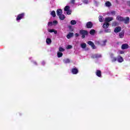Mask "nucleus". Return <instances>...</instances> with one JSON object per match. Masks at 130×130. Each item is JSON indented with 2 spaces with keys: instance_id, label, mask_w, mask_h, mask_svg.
Masks as SVG:
<instances>
[{
  "instance_id": "4468645a",
  "label": "nucleus",
  "mask_w": 130,
  "mask_h": 130,
  "mask_svg": "<svg viewBox=\"0 0 130 130\" xmlns=\"http://www.w3.org/2000/svg\"><path fill=\"white\" fill-rule=\"evenodd\" d=\"M117 61H118V62H122V61H123V58H122V57L120 56H118Z\"/></svg>"
},
{
  "instance_id": "9b49d317",
  "label": "nucleus",
  "mask_w": 130,
  "mask_h": 130,
  "mask_svg": "<svg viewBox=\"0 0 130 130\" xmlns=\"http://www.w3.org/2000/svg\"><path fill=\"white\" fill-rule=\"evenodd\" d=\"M123 21L125 23V24H128V23H129V17H126L125 18H124Z\"/></svg>"
},
{
  "instance_id": "1a4fd4ad",
  "label": "nucleus",
  "mask_w": 130,
  "mask_h": 130,
  "mask_svg": "<svg viewBox=\"0 0 130 130\" xmlns=\"http://www.w3.org/2000/svg\"><path fill=\"white\" fill-rule=\"evenodd\" d=\"M110 25V24H109V23L105 22V23L103 24V28H104V29H107V28H108Z\"/></svg>"
},
{
  "instance_id": "72a5a7b5",
  "label": "nucleus",
  "mask_w": 130,
  "mask_h": 130,
  "mask_svg": "<svg viewBox=\"0 0 130 130\" xmlns=\"http://www.w3.org/2000/svg\"><path fill=\"white\" fill-rule=\"evenodd\" d=\"M59 51L60 52H63L64 51V49L61 47H60L59 48Z\"/></svg>"
},
{
  "instance_id": "c03bdc74",
  "label": "nucleus",
  "mask_w": 130,
  "mask_h": 130,
  "mask_svg": "<svg viewBox=\"0 0 130 130\" xmlns=\"http://www.w3.org/2000/svg\"><path fill=\"white\" fill-rule=\"evenodd\" d=\"M79 34H78V33L75 34V37H79Z\"/></svg>"
},
{
  "instance_id": "dca6fc26",
  "label": "nucleus",
  "mask_w": 130,
  "mask_h": 130,
  "mask_svg": "<svg viewBox=\"0 0 130 130\" xmlns=\"http://www.w3.org/2000/svg\"><path fill=\"white\" fill-rule=\"evenodd\" d=\"M119 36L120 38H123L124 37V31H122L119 34Z\"/></svg>"
},
{
  "instance_id": "c85d7f7f",
  "label": "nucleus",
  "mask_w": 130,
  "mask_h": 130,
  "mask_svg": "<svg viewBox=\"0 0 130 130\" xmlns=\"http://www.w3.org/2000/svg\"><path fill=\"white\" fill-rule=\"evenodd\" d=\"M95 30H94V29H91V30L90 31L89 33H90V35H94L95 34Z\"/></svg>"
},
{
  "instance_id": "e433bc0d",
  "label": "nucleus",
  "mask_w": 130,
  "mask_h": 130,
  "mask_svg": "<svg viewBox=\"0 0 130 130\" xmlns=\"http://www.w3.org/2000/svg\"><path fill=\"white\" fill-rule=\"evenodd\" d=\"M82 2L84 4H85V5H87L88 3V0H82Z\"/></svg>"
},
{
  "instance_id": "cd10ccee",
  "label": "nucleus",
  "mask_w": 130,
  "mask_h": 130,
  "mask_svg": "<svg viewBox=\"0 0 130 130\" xmlns=\"http://www.w3.org/2000/svg\"><path fill=\"white\" fill-rule=\"evenodd\" d=\"M70 23L71 25H76V24H77V21L75 20H73L71 21Z\"/></svg>"
},
{
  "instance_id": "7c9ffc66",
  "label": "nucleus",
  "mask_w": 130,
  "mask_h": 130,
  "mask_svg": "<svg viewBox=\"0 0 130 130\" xmlns=\"http://www.w3.org/2000/svg\"><path fill=\"white\" fill-rule=\"evenodd\" d=\"M64 10L65 11V12H67L68 11L70 10V7L69 6H66Z\"/></svg>"
},
{
  "instance_id": "39448f33",
  "label": "nucleus",
  "mask_w": 130,
  "mask_h": 130,
  "mask_svg": "<svg viewBox=\"0 0 130 130\" xmlns=\"http://www.w3.org/2000/svg\"><path fill=\"white\" fill-rule=\"evenodd\" d=\"M116 20H117V21H119V22H123L124 18L120 16H117L116 17Z\"/></svg>"
},
{
  "instance_id": "5701e85b",
  "label": "nucleus",
  "mask_w": 130,
  "mask_h": 130,
  "mask_svg": "<svg viewBox=\"0 0 130 130\" xmlns=\"http://www.w3.org/2000/svg\"><path fill=\"white\" fill-rule=\"evenodd\" d=\"M96 75L98 77H101V71L100 70H98L96 72Z\"/></svg>"
},
{
  "instance_id": "9d476101",
  "label": "nucleus",
  "mask_w": 130,
  "mask_h": 130,
  "mask_svg": "<svg viewBox=\"0 0 130 130\" xmlns=\"http://www.w3.org/2000/svg\"><path fill=\"white\" fill-rule=\"evenodd\" d=\"M101 55L99 54H95L92 56V58H100V57H101Z\"/></svg>"
},
{
  "instance_id": "c756f323",
  "label": "nucleus",
  "mask_w": 130,
  "mask_h": 130,
  "mask_svg": "<svg viewBox=\"0 0 130 130\" xmlns=\"http://www.w3.org/2000/svg\"><path fill=\"white\" fill-rule=\"evenodd\" d=\"M86 46H87V45L86 44V43H82L81 44V48L84 49L86 47Z\"/></svg>"
},
{
  "instance_id": "bb28decb",
  "label": "nucleus",
  "mask_w": 130,
  "mask_h": 130,
  "mask_svg": "<svg viewBox=\"0 0 130 130\" xmlns=\"http://www.w3.org/2000/svg\"><path fill=\"white\" fill-rule=\"evenodd\" d=\"M99 20L100 22H103V21H104V18H103V17L102 16H100L99 17Z\"/></svg>"
},
{
  "instance_id": "473e14b6",
  "label": "nucleus",
  "mask_w": 130,
  "mask_h": 130,
  "mask_svg": "<svg viewBox=\"0 0 130 130\" xmlns=\"http://www.w3.org/2000/svg\"><path fill=\"white\" fill-rule=\"evenodd\" d=\"M105 33H110L111 32V30L109 28L105 29Z\"/></svg>"
},
{
  "instance_id": "09e8293b",
  "label": "nucleus",
  "mask_w": 130,
  "mask_h": 130,
  "mask_svg": "<svg viewBox=\"0 0 130 130\" xmlns=\"http://www.w3.org/2000/svg\"><path fill=\"white\" fill-rule=\"evenodd\" d=\"M129 3L130 4V2H128V4H129Z\"/></svg>"
},
{
  "instance_id": "f257e3e1",
  "label": "nucleus",
  "mask_w": 130,
  "mask_h": 130,
  "mask_svg": "<svg viewBox=\"0 0 130 130\" xmlns=\"http://www.w3.org/2000/svg\"><path fill=\"white\" fill-rule=\"evenodd\" d=\"M80 34L82 35V38H85V36L88 35V31H87V30H81L80 31Z\"/></svg>"
},
{
  "instance_id": "aec40b11",
  "label": "nucleus",
  "mask_w": 130,
  "mask_h": 130,
  "mask_svg": "<svg viewBox=\"0 0 130 130\" xmlns=\"http://www.w3.org/2000/svg\"><path fill=\"white\" fill-rule=\"evenodd\" d=\"M64 63H70L71 62V60L69 58H66L63 60Z\"/></svg>"
},
{
  "instance_id": "f704fd0d",
  "label": "nucleus",
  "mask_w": 130,
  "mask_h": 130,
  "mask_svg": "<svg viewBox=\"0 0 130 130\" xmlns=\"http://www.w3.org/2000/svg\"><path fill=\"white\" fill-rule=\"evenodd\" d=\"M58 22H57V21H56V20H54L53 21V25H54V26H55V25H57V24H58Z\"/></svg>"
},
{
  "instance_id": "f8f14e48",
  "label": "nucleus",
  "mask_w": 130,
  "mask_h": 130,
  "mask_svg": "<svg viewBox=\"0 0 130 130\" xmlns=\"http://www.w3.org/2000/svg\"><path fill=\"white\" fill-rule=\"evenodd\" d=\"M92 26H93V24H92V22H88L86 24L87 28H91Z\"/></svg>"
},
{
  "instance_id": "49530a36",
  "label": "nucleus",
  "mask_w": 130,
  "mask_h": 130,
  "mask_svg": "<svg viewBox=\"0 0 130 130\" xmlns=\"http://www.w3.org/2000/svg\"><path fill=\"white\" fill-rule=\"evenodd\" d=\"M129 6H130V4H128Z\"/></svg>"
},
{
  "instance_id": "58836bf2",
  "label": "nucleus",
  "mask_w": 130,
  "mask_h": 130,
  "mask_svg": "<svg viewBox=\"0 0 130 130\" xmlns=\"http://www.w3.org/2000/svg\"><path fill=\"white\" fill-rule=\"evenodd\" d=\"M111 14L112 16H115V11H112V12H111Z\"/></svg>"
},
{
  "instance_id": "7ed1b4c3",
  "label": "nucleus",
  "mask_w": 130,
  "mask_h": 130,
  "mask_svg": "<svg viewBox=\"0 0 130 130\" xmlns=\"http://www.w3.org/2000/svg\"><path fill=\"white\" fill-rule=\"evenodd\" d=\"M129 47V46H128V44H123L121 46V49H127Z\"/></svg>"
},
{
  "instance_id": "2f4dec72",
  "label": "nucleus",
  "mask_w": 130,
  "mask_h": 130,
  "mask_svg": "<svg viewBox=\"0 0 130 130\" xmlns=\"http://www.w3.org/2000/svg\"><path fill=\"white\" fill-rule=\"evenodd\" d=\"M51 16H52L54 18L56 16L55 11H52L51 12Z\"/></svg>"
},
{
  "instance_id": "a18cd8bd",
  "label": "nucleus",
  "mask_w": 130,
  "mask_h": 130,
  "mask_svg": "<svg viewBox=\"0 0 130 130\" xmlns=\"http://www.w3.org/2000/svg\"><path fill=\"white\" fill-rule=\"evenodd\" d=\"M44 63H45V62H42V64H44Z\"/></svg>"
},
{
  "instance_id": "b1692460",
  "label": "nucleus",
  "mask_w": 130,
  "mask_h": 130,
  "mask_svg": "<svg viewBox=\"0 0 130 130\" xmlns=\"http://www.w3.org/2000/svg\"><path fill=\"white\" fill-rule=\"evenodd\" d=\"M105 5L106 7H108V8H109V7H111V3L108 1L106 2Z\"/></svg>"
},
{
  "instance_id": "c9c22d12",
  "label": "nucleus",
  "mask_w": 130,
  "mask_h": 130,
  "mask_svg": "<svg viewBox=\"0 0 130 130\" xmlns=\"http://www.w3.org/2000/svg\"><path fill=\"white\" fill-rule=\"evenodd\" d=\"M66 12H67V15H71V14L72 13V10H69Z\"/></svg>"
},
{
  "instance_id": "de8ad7c7",
  "label": "nucleus",
  "mask_w": 130,
  "mask_h": 130,
  "mask_svg": "<svg viewBox=\"0 0 130 130\" xmlns=\"http://www.w3.org/2000/svg\"><path fill=\"white\" fill-rule=\"evenodd\" d=\"M35 63L36 64V62H35Z\"/></svg>"
},
{
  "instance_id": "20e7f679",
  "label": "nucleus",
  "mask_w": 130,
  "mask_h": 130,
  "mask_svg": "<svg viewBox=\"0 0 130 130\" xmlns=\"http://www.w3.org/2000/svg\"><path fill=\"white\" fill-rule=\"evenodd\" d=\"M120 31H121V27L120 26L116 27L114 30L115 33H118V32H120Z\"/></svg>"
},
{
  "instance_id": "79ce46f5",
  "label": "nucleus",
  "mask_w": 130,
  "mask_h": 130,
  "mask_svg": "<svg viewBox=\"0 0 130 130\" xmlns=\"http://www.w3.org/2000/svg\"><path fill=\"white\" fill-rule=\"evenodd\" d=\"M95 44L99 45V44H101V42H100V41H95Z\"/></svg>"
},
{
  "instance_id": "6ab92c4d",
  "label": "nucleus",
  "mask_w": 130,
  "mask_h": 130,
  "mask_svg": "<svg viewBox=\"0 0 130 130\" xmlns=\"http://www.w3.org/2000/svg\"><path fill=\"white\" fill-rule=\"evenodd\" d=\"M106 42H107V40H104V41H102L101 42V45L102 46H104V45H106Z\"/></svg>"
},
{
  "instance_id": "2eb2a0df",
  "label": "nucleus",
  "mask_w": 130,
  "mask_h": 130,
  "mask_svg": "<svg viewBox=\"0 0 130 130\" xmlns=\"http://www.w3.org/2000/svg\"><path fill=\"white\" fill-rule=\"evenodd\" d=\"M74 36V33L73 32H70L67 36V38L68 39H70V38H72Z\"/></svg>"
},
{
  "instance_id": "ddd939ff",
  "label": "nucleus",
  "mask_w": 130,
  "mask_h": 130,
  "mask_svg": "<svg viewBox=\"0 0 130 130\" xmlns=\"http://www.w3.org/2000/svg\"><path fill=\"white\" fill-rule=\"evenodd\" d=\"M57 16H60L62 14V10L61 9H58L56 11Z\"/></svg>"
},
{
  "instance_id": "412c9836",
  "label": "nucleus",
  "mask_w": 130,
  "mask_h": 130,
  "mask_svg": "<svg viewBox=\"0 0 130 130\" xmlns=\"http://www.w3.org/2000/svg\"><path fill=\"white\" fill-rule=\"evenodd\" d=\"M59 18L60 20H64V18H66V17L64 16V15L61 14L60 15H59Z\"/></svg>"
},
{
  "instance_id": "a19ab883",
  "label": "nucleus",
  "mask_w": 130,
  "mask_h": 130,
  "mask_svg": "<svg viewBox=\"0 0 130 130\" xmlns=\"http://www.w3.org/2000/svg\"><path fill=\"white\" fill-rule=\"evenodd\" d=\"M118 53H119L120 54H123L124 53V52H123V51H119Z\"/></svg>"
},
{
  "instance_id": "a211bd4d",
  "label": "nucleus",
  "mask_w": 130,
  "mask_h": 130,
  "mask_svg": "<svg viewBox=\"0 0 130 130\" xmlns=\"http://www.w3.org/2000/svg\"><path fill=\"white\" fill-rule=\"evenodd\" d=\"M72 72L74 75H76V74H78V69L76 68L73 69Z\"/></svg>"
},
{
  "instance_id": "6e6552de",
  "label": "nucleus",
  "mask_w": 130,
  "mask_h": 130,
  "mask_svg": "<svg viewBox=\"0 0 130 130\" xmlns=\"http://www.w3.org/2000/svg\"><path fill=\"white\" fill-rule=\"evenodd\" d=\"M24 17V14H19L17 16L16 18L17 21H19V20H21V19H23Z\"/></svg>"
},
{
  "instance_id": "423d86ee",
  "label": "nucleus",
  "mask_w": 130,
  "mask_h": 130,
  "mask_svg": "<svg viewBox=\"0 0 130 130\" xmlns=\"http://www.w3.org/2000/svg\"><path fill=\"white\" fill-rule=\"evenodd\" d=\"M87 43L89 45H90V46H91V47L93 48V49H95L96 48L95 45L91 41H88L87 42Z\"/></svg>"
},
{
  "instance_id": "4be33fe9",
  "label": "nucleus",
  "mask_w": 130,
  "mask_h": 130,
  "mask_svg": "<svg viewBox=\"0 0 130 130\" xmlns=\"http://www.w3.org/2000/svg\"><path fill=\"white\" fill-rule=\"evenodd\" d=\"M46 42L47 44H51V39L49 38H47L46 39Z\"/></svg>"
},
{
  "instance_id": "37998d69",
  "label": "nucleus",
  "mask_w": 130,
  "mask_h": 130,
  "mask_svg": "<svg viewBox=\"0 0 130 130\" xmlns=\"http://www.w3.org/2000/svg\"><path fill=\"white\" fill-rule=\"evenodd\" d=\"M71 4H75V0H71Z\"/></svg>"
},
{
  "instance_id": "393cba45",
  "label": "nucleus",
  "mask_w": 130,
  "mask_h": 130,
  "mask_svg": "<svg viewBox=\"0 0 130 130\" xmlns=\"http://www.w3.org/2000/svg\"><path fill=\"white\" fill-rule=\"evenodd\" d=\"M112 26L113 27H115L116 26H118V22H116V21H114L113 22Z\"/></svg>"
},
{
  "instance_id": "f03ea898",
  "label": "nucleus",
  "mask_w": 130,
  "mask_h": 130,
  "mask_svg": "<svg viewBox=\"0 0 130 130\" xmlns=\"http://www.w3.org/2000/svg\"><path fill=\"white\" fill-rule=\"evenodd\" d=\"M113 20V17H106L105 19V22L106 23H109V22H111V21H112Z\"/></svg>"
},
{
  "instance_id": "4c0bfd02",
  "label": "nucleus",
  "mask_w": 130,
  "mask_h": 130,
  "mask_svg": "<svg viewBox=\"0 0 130 130\" xmlns=\"http://www.w3.org/2000/svg\"><path fill=\"white\" fill-rule=\"evenodd\" d=\"M67 49H71L73 48V46L72 45H68L67 47Z\"/></svg>"
},
{
  "instance_id": "ea45409f",
  "label": "nucleus",
  "mask_w": 130,
  "mask_h": 130,
  "mask_svg": "<svg viewBox=\"0 0 130 130\" xmlns=\"http://www.w3.org/2000/svg\"><path fill=\"white\" fill-rule=\"evenodd\" d=\"M53 25V23L52 22H48V26H52Z\"/></svg>"
},
{
  "instance_id": "f3484780",
  "label": "nucleus",
  "mask_w": 130,
  "mask_h": 130,
  "mask_svg": "<svg viewBox=\"0 0 130 130\" xmlns=\"http://www.w3.org/2000/svg\"><path fill=\"white\" fill-rule=\"evenodd\" d=\"M48 32H49L50 33H53L54 32V34H57V31L54 30V29H48Z\"/></svg>"
},
{
  "instance_id": "a878e982",
  "label": "nucleus",
  "mask_w": 130,
  "mask_h": 130,
  "mask_svg": "<svg viewBox=\"0 0 130 130\" xmlns=\"http://www.w3.org/2000/svg\"><path fill=\"white\" fill-rule=\"evenodd\" d=\"M57 54L58 57H61V56H62V53L60 51H58Z\"/></svg>"
},
{
  "instance_id": "0eeeda50",
  "label": "nucleus",
  "mask_w": 130,
  "mask_h": 130,
  "mask_svg": "<svg viewBox=\"0 0 130 130\" xmlns=\"http://www.w3.org/2000/svg\"><path fill=\"white\" fill-rule=\"evenodd\" d=\"M110 56H111V61H112V62H114V61H116V60H117V59H116V57H114L113 54L112 53L111 54Z\"/></svg>"
}]
</instances>
